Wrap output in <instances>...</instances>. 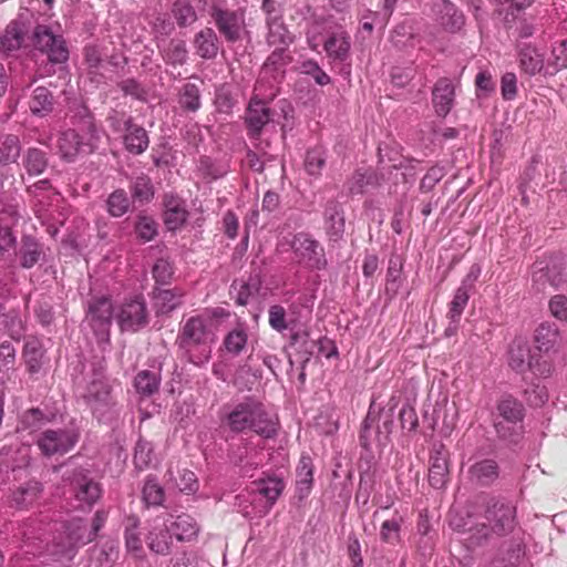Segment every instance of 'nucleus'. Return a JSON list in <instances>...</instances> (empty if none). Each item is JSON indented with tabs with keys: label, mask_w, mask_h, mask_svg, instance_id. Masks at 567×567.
<instances>
[{
	"label": "nucleus",
	"mask_w": 567,
	"mask_h": 567,
	"mask_svg": "<svg viewBox=\"0 0 567 567\" xmlns=\"http://www.w3.org/2000/svg\"><path fill=\"white\" fill-rule=\"evenodd\" d=\"M30 110L35 115H44L52 110V95L47 87L39 86L33 91Z\"/></svg>",
	"instance_id": "79ce46f5"
},
{
	"label": "nucleus",
	"mask_w": 567,
	"mask_h": 567,
	"mask_svg": "<svg viewBox=\"0 0 567 567\" xmlns=\"http://www.w3.org/2000/svg\"><path fill=\"white\" fill-rule=\"evenodd\" d=\"M559 339L558 329L555 323L542 322L535 330L534 340L539 351H549Z\"/></svg>",
	"instance_id": "72a5a7b5"
},
{
	"label": "nucleus",
	"mask_w": 567,
	"mask_h": 567,
	"mask_svg": "<svg viewBox=\"0 0 567 567\" xmlns=\"http://www.w3.org/2000/svg\"><path fill=\"white\" fill-rule=\"evenodd\" d=\"M173 275L171 264L165 259H158L153 266V277L157 284L166 285Z\"/></svg>",
	"instance_id": "69168bd1"
},
{
	"label": "nucleus",
	"mask_w": 567,
	"mask_h": 567,
	"mask_svg": "<svg viewBox=\"0 0 567 567\" xmlns=\"http://www.w3.org/2000/svg\"><path fill=\"white\" fill-rule=\"evenodd\" d=\"M324 225L328 235L338 239L344 231V217L339 203L329 202L324 209Z\"/></svg>",
	"instance_id": "cd10ccee"
},
{
	"label": "nucleus",
	"mask_w": 567,
	"mask_h": 567,
	"mask_svg": "<svg viewBox=\"0 0 567 567\" xmlns=\"http://www.w3.org/2000/svg\"><path fill=\"white\" fill-rule=\"evenodd\" d=\"M71 484L80 507H91L101 495L99 484L89 478L82 470L74 473Z\"/></svg>",
	"instance_id": "f3484780"
},
{
	"label": "nucleus",
	"mask_w": 567,
	"mask_h": 567,
	"mask_svg": "<svg viewBox=\"0 0 567 567\" xmlns=\"http://www.w3.org/2000/svg\"><path fill=\"white\" fill-rule=\"evenodd\" d=\"M508 364L517 372H525L532 370L535 374L548 377L550 374V365L544 361L543 363L534 362V357L530 354V348L527 342L523 340H515L508 352Z\"/></svg>",
	"instance_id": "9d476101"
},
{
	"label": "nucleus",
	"mask_w": 567,
	"mask_h": 567,
	"mask_svg": "<svg viewBox=\"0 0 567 567\" xmlns=\"http://www.w3.org/2000/svg\"><path fill=\"white\" fill-rule=\"evenodd\" d=\"M518 63L520 71L530 76L540 73L543 70L546 71L544 54L530 44H524L519 48Z\"/></svg>",
	"instance_id": "5701e85b"
},
{
	"label": "nucleus",
	"mask_w": 567,
	"mask_h": 567,
	"mask_svg": "<svg viewBox=\"0 0 567 567\" xmlns=\"http://www.w3.org/2000/svg\"><path fill=\"white\" fill-rule=\"evenodd\" d=\"M148 548L158 555H167L171 550L172 535L167 526L155 525L147 536Z\"/></svg>",
	"instance_id": "c756f323"
},
{
	"label": "nucleus",
	"mask_w": 567,
	"mask_h": 567,
	"mask_svg": "<svg viewBox=\"0 0 567 567\" xmlns=\"http://www.w3.org/2000/svg\"><path fill=\"white\" fill-rule=\"evenodd\" d=\"M209 14L219 33L228 42H237L246 33L245 11L243 9L231 10L214 4Z\"/></svg>",
	"instance_id": "0eeeda50"
},
{
	"label": "nucleus",
	"mask_w": 567,
	"mask_h": 567,
	"mask_svg": "<svg viewBox=\"0 0 567 567\" xmlns=\"http://www.w3.org/2000/svg\"><path fill=\"white\" fill-rule=\"evenodd\" d=\"M23 357L29 371L31 373L38 372L43 363L44 358V349L42 342L34 337L28 338L24 344Z\"/></svg>",
	"instance_id": "473e14b6"
},
{
	"label": "nucleus",
	"mask_w": 567,
	"mask_h": 567,
	"mask_svg": "<svg viewBox=\"0 0 567 567\" xmlns=\"http://www.w3.org/2000/svg\"><path fill=\"white\" fill-rule=\"evenodd\" d=\"M1 49L6 52L18 50L22 43V35L17 23L7 27L1 37Z\"/></svg>",
	"instance_id": "5fc2aeb1"
},
{
	"label": "nucleus",
	"mask_w": 567,
	"mask_h": 567,
	"mask_svg": "<svg viewBox=\"0 0 567 567\" xmlns=\"http://www.w3.org/2000/svg\"><path fill=\"white\" fill-rule=\"evenodd\" d=\"M137 235L145 241L152 240L157 234L156 223L148 217H141L136 225Z\"/></svg>",
	"instance_id": "774afa93"
},
{
	"label": "nucleus",
	"mask_w": 567,
	"mask_h": 567,
	"mask_svg": "<svg viewBox=\"0 0 567 567\" xmlns=\"http://www.w3.org/2000/svg\"><path fill=\"white\" fill-rule=\"evenodd\" d=\"M449 477V453L443 445L435 446L430 456L429 482L434 488L445 486Z\"/></svg>",
	"instance_id": "a211bd4d"
},
{
	"label": "nucleus",
	"mask_w": 567,
	"mask_h": 567,
	"mask_svg": "<svg viewBox=\"0 0 567 567\" xmlns=\"http://www.w3.org/2000/svg\"><path fill=\"white\" fill-rule=\"evenodd\" d=\"M90 131L80 133L76 130L63 131L58 138V148L61 157L68 162L74 161L80 153H90L93 150L94 130L89 123Z\"/></svg>",
	"instance_id": "6e6552de"
},
{
	"label": "nucleus",
	"mask_w": 567,
	"mask_h": 567,
	"mask_svg": "<svg viewBox=\"0 0 567 567\" xmlns=\"http://www.w3.org/2000/svg\"><path fill=\"white\" fill-rule=\"evenodd\" d=\"M178 103L187 112L198 111L202 105L199 87L194 83L184 84L179 92Z\"/></svg>",
	"instance_id": "e433bc0d"
},
{
	"label": "nucleus",
	"mask_w": 567,
	"mask_h": 567,
	"mask_svg": "<svg viewBox=\"0 0 567 567\" xmlns=\"http://www.w3.org/2000/svg\"><path fill=\"white\" fill-rule=\"evenodd\" d=\"M277 91L274 90L272 83H270V90H267L262 87V82H256L254 95L246 112V123L251 137L258 136L262 127L269 122V109L266 104L274 100Z\"/></svg>",
	"instance_id": "39448f33"
},
{
	"label": "nucleus",
	"mask_w": 567,
	"mask_h": 567,
	"mask_svg": "<svg viewBox=\"0 0 567 567\" xmlns=\"http://www.w3.org/2000/svg\"><path fill=\"white\" fill-rule=\"evenodd\" d=\"M214 326L215 315L208 310L189 318L183 326L178 343L192 363L202 365L210 359Z\"/></svg>",
	"instance_id": "7ed1b4c3"
},
{
	"label": "nucleus",
	"mask_w": 567,
	"mask_h": 567,
	"mask_svg": "<svg viewBox=\"0 0 567 567\" xmlns=\"http://www.w3.org/2000/svg\"><path fill=\"white\" fill-rule=\"evenodd\" d=\"M113 307L109 298L102 297L93 300L89 306L87 319L100 340L109 338L112 322Z\"/></svg>",
	"instance_id": "4468645a"
},
{
	"label": "nucleus",
	"mask_w": 567,
	"mask_h": 567,
	"mask_svg": "<svg viewBox=\"0 0 567 567\" xmlns=\"http://www.w3.org/2000/svg\"><path fill=\"white\" fill-rule=\"evenodd\" d=\"M300 70L302 73L311 75L319 85H327L330 83V76L319 66L316 61L307 60L302 62Z\"/></svg>",
	"instance_id": "052dcab7"
},
{
	"label": "nucleus",
	"mask_w": 567,
	"mask_h": 567,
	"mask_svg": "<svg viewBox=\"0 0 567 567\" xmlns=\"http://www.w3.org/2000/svg\"><path fill=\"white\" fill-rule=\"evenodd\" d=\"M134 385L138 393L150 396L158 390L159 377L155 372L141 371L135 377Z\"/></svg>",
	"instance_id": "a19ab883"
},
{
	"label": "nucleus",
	"mask_w": 567,
	"mask_h": 567,
	"mask_svg": "<svg viewBox=\"0 0 567 567\" xmlns=\"http://www.w3.org/2000/svg\"><path fill=\"white\" fill-rule=\"evenodd\" d=\"M124 126L126 134L124 144L126 150L133 154H142L148 146V136L146 131L132 123V120H125Z\"/></svg>",
	"instance_id": "b1692460"
},
{
	"label": "nucleus",
	"mask_w": 567,
	"mask_h": 567,
	"mask_svg": "<svg viewBox=\"0 0 567 567\" xmlns=\"http://www.w3.org/2000/svg\"><path fill=\"white\" fill-rule=\"evenodd\" d=\"M106 520V514L104 512H96L92 523V532H90L89 536L84 538L82 534H80V525L76 526V530H72L68 535V545H63L62 551L65 549L72 548L76 543H86L92 542L100 528L104 525Z\"/></svg>",
	"instance_id": "f704fd0d"
},
{
	"label": "nucleus",
	"mask_w": 567,
	"mask_h": 567,
	"mask_svg": "<svg viewBox=\"0 0 567 567\" xmlns=\"http://www.w3.org/2000/svg\"><path fill=\"white\" fill-rule=\"evenodd\" d=\"M285 489V482L277 475L266 474L250 483L246 492L236 496V506L247 518L262 517L269 513Z\"/></svg>",
	"instance_id": "20e7f679"
},
{
	"label": "nucleus",
	"mask_w": 567,
	"mask_h": 567,
	"mask_svg": "<svg viewBox=\"0 0 567 567\" xmlns=\"http://www.w3.org/2000/svg\"><path fill=\"white\" fill-rule=\"evenodd\" d=\"M153 460V447L150 442L138 440L135 446L134 463L138 470L146 468Z\"/></svg>",
	"instance_id": "4d7b16f0"
},
{
	"label": "nucleus",
	"mask_w": 567,
	"mask_h": 567,
	"mask_svg": "<svg viewBox=\"0 0 567 567\" xmlns=\"http://www.w3.org/2000/svg\"><path fill=\"white\" fill-rule=\"evenodd\" d=\"M41 493V484L37 481H29L12 492L10 505L17 508L28 507L39 498Z\"/></svg>",
	"instance_id": "a878e982"
},
{
	"label": "nucleus",
	"mask_w": 567,
	"mask_h": 567,
	"mask_svg": "<svg viewBox=\"0 0 567 567\" xmlns=\"http://www.w3.org/2000/svg\"><path fill=\"white\" fill-rule=\"evenodd\" d=\"M132 193L135 199L148 202L154 195L151 179L145 175L136 177L132 186Z\"/></svg>",
	"instance_id": "13d9d810"
},
{
	"label": "nucleus",
	"mask_w": 567,
	"mask_h": 567,
	"mask_svg": "<svg viewBox=\"0 0 567 567\" xmlns=\"http://www.w3.org/2000/svg\"><path fill=\"white\" fill-rule=\"evenodd\" d=\"M328 35L323 41V50L332 61L343 62L349 58L351 37L340 25L327 29Z\"/></svg>",
	"instance_id": "dca6fc26"
},
{
	"label": "nucleus",
	"mask_w": 567,
	"mask_h": 567,
	"mask_svg": "<svg viewBox=\"0 0 567 567\" xmlns=\"http://www.w3.org/2000/svg\"><path fill=\"white\" fill-rule=\"evenodd\" d=\"M168 529L179 542H189L198 533V526L196 522L193 517L186 514L177 516Z\"/></svg>",
	"instance_id": "7c9ffc66"
},
{
	"label": "nucleus",
	"mask_w": 567,
	"mask_h": 567,
	"mask_svg": "<svg viewBox=\"0 0 567 567\" xmlns=\"http://www.w3.org/2000/svg\"><path fill=\"white\" fill-rule=\"evenodd\" d=\"M434 13L439 24L450 32H456L464 25V16L449 0H440L434 4Z\"/></svg>",
	"instance_id": "4be33fe9"
},
{
	"label": "nucleus",
	"mask_w": 567,
	"mask_h": 567,
	"mask_svg": "<svg viewBox=\"0 0 567 567\" xmlns=\"http://www.w3.org/2000/svg\"><path fill=\"white\" fill-rule=\"evenodd\" d=\"M48 165L45 155L38 148H31L28 151L24 158V167L30 175L41 174Z\"/></svg>",
	"instance_id": "8fccbe9b"
},
{
	"label": "nucleus",
	"mask_w": 567,
	"mask_h": 567,
	"mask_svg": "<svg viewBox=\"0 0 567 567\" xmlns=\"http://www.w3.org/2000/svg\"><path fill=\"white\" fill-rule=\"evenodd\" d=\"M401 286V266L395 261L390 260L388 272H386V292L396 295Z\"/></svg>",
	"instance_id": "680f3d73"
},
{
	"label": "nucleus",
	"mask_w": 567,
	"mask_h": 567,
	"mask_svg": "<svg viewBox=\"0 0 567 567\" xmlns=\"http://www.w3.org/2000/svg\"><path fill=\"white\" fill-rule=\"evenodd\" d=\"M401 518H392L384 520L381 530L380 537L383 542L389 544H394L400 539V529H401Z\"/></svg>",
	"instance_id": "bf43d9fd"
},
{
	"label": "nucleus",
	"mask_w": 567,
	"mask_h": 567,
	"mask_svg": "<svg viewBox=\"0 0 567 567\" xmlns=\"http://www.w3.org/2000/svg\"><path fill=\"white\" fill-rule=\"evenodd\" d=\"M187 49L183 40H172L164 51V59L172 64H183L187 60Z\"/></svg>",
	"instance_id": "603ef678"
},
{
	"label": "nucleus",
	"mask_w": 567,
	"mask_h": 567,
	"mask_svg": "<svg viewBox=\"0 0 567 567\" xmlns=\"http://www.w3.org/2000/svg\"><path fill=\"white\" fill-rule=\"evenodd\" d=\"M79 435L73 429L47 430L38 439V446L47 455L64 454L78 442Z\"/></svg>",
	"instance_id": "9b49d317"
},
{
	"label": "nucleus",
	"mask_w": 567,
	"mask_h": 567,
	"mask_svg": "<svg viewBox=\"0 0 567 567\" xmlns=\"http://www.w3.org/2000/svg\"><path fill=\"white\" fill-rule=\"evenodd\" d=\"M0 326H3L12 339H20L22 336V320L14 310L0 313Z\"/></svg>",
	"instance_id": "864d4df0"
},
{
	"label": "nucleus",
	"mask_w": 567,
	"mask_h": 567,
	"mask_svg": "<svg viewBox=\"0 0 567 567\" xmlns=\"http://www.w3.org/2000/svg\"><path fill=\"white\" fill-rule=\"evenodd\" d=\"M142 495L147 506H162L165 499L164 488L154 476H147L145 480Z\"/></svg>",
	"instance_id": "58836bf2"
},
{
	"label": "nucleus",
	"mask_w": 567,
	"mask_h": 567,
	"mask_svg": "<svg viewBox=\"0 0 567 567\" xmlns=\"http://www.w3.org/2000/svg\"><path fill=\"white\" fill-rule=\"evenodd\" d=\"M130 208V199L123 189L113 192L107 199L109 213L114 217L123 216Z\"/></svg>",
	"instance_id": "09e8293b"
},
{
	"label": "nucleus",
	"mask_w": 567,
	"mask_h": 567,
	"mask_svg": "<svg viewBox=\"0 0 567 567\" xmlns=\"http://www.w3.org/2000/svg\"><path fill=\"white\" fill-rule=\"evenodd\" d=\"M183 292L171 289H156L154 291V307L157 313H168L182 302Z\"/></svg>",
	"instance_id": "2f4dec72"
},
{
	"label": "nucleus",
	"mask_w": 567,
	"mask_h": 567,
	"mask_svg": "<svg viewBox=\"0 0 567 567\" xmlns=\"http://www.w3.org/2000/svg\"><path fill=\"white\" fill-rule=\"evenodd\" d=\"M35 47L47 53L48 59L53 63L65 62L69 51L62 37L54 35L45 25H38L34 30Z\"/></svg>",
	"instance_id": "f8f14e48"
},
{
	"label": "nucleus",
	"mask_w": 567,
	"mask_h": 567,
	"mask_svg": "<svg viewBox=\"0 0 567 567\" xmlns=\"http://www.w3.org/2000/svg\"><path fill=\"white\" fill-rule=\"evenodd\" d=\"M221 422L230 432L237 434L251 430L258 435L269 439L277 432L276 423L270 419L264 405L252 398L226 405Z\"/></svg>",
	"instance_id": "f03ea898"
},
{
	"label": "nucleus",
	"mask_w": 567,
	"mask_h": 567,
	"mask_svg": "<svg viewBox=\"0 0 567 567\" xmlns=\"http://www.w3.org/2000/svg\"><path fill=\"white\" fill-rule=\"evenodd\" d=\"M20 155V144L16 135L0 137V162L2 164L14 163Z\"/></svg>",
	"instance_id": "37998d69"
},
{
	"label": "nucleus",
	"mask_w": 567,
	"mask_h": 567,
	"mask_svg": "<svg viewBox=\"0 0 567 567\" xmlns=\"http://www.w3.org/2000/svg\"><path fill=\"white\" fill-rule=\"evenodd\" d=\"M455 99V85L452 80L441 78L434 84L432 103L439 116H446L453 107Z\"/></svg>",
	"instance_id": "6ab92c4d"
},
{
	"label": "nucleus",
	"mask_w": 567,
	"mask_h": 567,
	"mask_svg": "<svg viewBox=\"0 0 567 567\" xmlns=\"http://www.w3.org/2000/svg\"><path fill=\"white\" fill-rule=\"evenodd\" d=\"M116 319L123 331L140 330L147 323L145 302L140 298L124 302L116 313Z\"/></svg>",
	"instance_id": "ddd939ff"
},
{
	"label": "nucleus",
	"mask_w": 567,
	"mask_h": 567,
	"mask_svg": "<svg viewBox=\"0 0 567 567\" xmlns=\"http://www.w3.org/2000/svg\"><path fill=\"white\" fill-rule=\"evenodd\" d=\"M499 474V467L493 458L475 460L467 470V477L472 484L487 486L495 482Z\"/></svg>",
	"instance_id": "aec40b11"
},
{
	"label": "nucleus",
	"mask_w": 567,
	"mask_h": 567,
	"mask_svg": "<svg viewBox=\"0 0 567 567\" xmlns=\"http://www.w3.org/2000/svg\"><path fill=\"white\" fill-rule=\"evenodd\" d=\"M497 411L504 421L512 424H516L523 419V406L512 396L503 398L497 405Z\"/></svg>",
	"instance_id": "4c0bfd02"
},
{
	"label": "nucleus",
	"mask_w": 567,
	"mask_h": 567,
	"mask_svg": "<svg viewBox=\"0 0 567 567\" xmlns=\"http://www.w3.org/2000/svg\"><path fill=\"white\" fill-rule=\"evenodd\" d=\"M83 398L99 420L106 419L114 410L115 401L111 393V385L102 372L94 374L86 385Z\"/></svg>",
	"instance_id": "423d86ee"
},
{
	"label": "nucleus",
	"mask_w": 567,
	"mask_h": 567,
	"mask_svg": "<svg viewBox=\"0 0 567 567\" xmlns=\"http://www.w3.org/2000/svg\"><path fill=\"white\" fill-rule=\"evenodd\" d=\"M470 291V286L466 281H463L457 288L449 311V316L453 322L458 321L465 306L467 305Z\"/></svg>",
	"instance_id": "c03bdc74"
},
{
	"label": "nucleus",
	"mask_w": 567,
	"mask_h": 567,
	"mask_svg": "<svg viewBox=\"0 0 567 567\" xmlns=\"http://www.w3.org/2000/svg\"><path fill=\"white\" fill-rule=\"evenodd\" d=\"M291 248L300 262L311 269H323L327 259L321 245L308 234L299 233L293 236Z\"/></svg>",
	"instance_id": "1a4fd4ad"
},
{
	"label": "nucleus",
	"mask_w": 567,
	"mask_h": 567,
	"mask_svg": "<svg viewBox=\"0 0 567 567\" xmlns=\"http://www.w3.org/2000/svg\"><path fill=\"white\" fill-rule=\"evenodd\" d=\"M313 481L312 460L302 455L297 466V493L299 498H305L310 493Z\"/></svg>",
	"instance_id": "c85d7f7f"
},
{
	"label": "nucleus",
	"mask_w": 567,
	"mask_h": 567,
	"mask_svg": "<svg viewBox=\"0 0 567 567\" xmlns=\"http://www.w3.org/2000/svg\"><path fill=\"white\" fill-rule=\"evenodd\" d=\"M269 324L278 332H282L288 328L286 310L282 306L275 305L269 308Z\"/></svg>",
	"instance_id": "e2e57ef3"
},
{
	"label": "nucleus",
	"mask_w": 567,
	"mask_h": 567,
	"mask_svg": "<svg viewBox=\"0 0 567 567\" xmlns=\"http://www.w3.org/2000/svg\"><path fill=\"white\" fill-rule=\"evenodd\" d=\"M196 53L203 59H214L218 53V38L210 28H205L196 33L194 39Z\"/></svg>",
	"instance_id": "bb28decb"
},
{
	"label": "nucleus",
	"mask_w": 567,
	"mask_h": 567,
	"mask_svg": "<svg viewBox=\"0 0 567 567\" xmlns=\"http://www.w3.org/2000/svg\"><path fill=\"white\" fill-rule=\"evenodd\" d=\"M444 168L441 166L431 167L421 181V189L423 192H430L443 177Z\"/></svg>",
	"instance_id": "338daca9"
},
{
	"label": "nucleus",
	"mask_w": 567,
	"mask_h": 567,
	"mask_svg": "<svg viewBox=\"0 0 567 567\" xmlns=\"http://www.w3.org/2000/svg\"><path fill=\"white\" fill-rule=\"evenodd\" d=\"M172 12L181 27L189 25L197 19L195 9L185 1H176L173 6Z\"/></svg>",
	"instance_id": "3c124183"
},
{
	"label": "nucleus",
	"mask_w": 567,
	"mask_h": 567,
	"mask_svg": "<svg viewBox=\"0 0 567 567\" xmlns=\"http://www.w3.org/2000/svg\"><path fill=\"white\" fill-rule=\"evenodd\" d=\"M247 341L248 336L246 329L243 327H237L228 332L224 340V346L227 352L234 355H238L245 349Z\"/></svg>",
	"instance_id": "a18cd8bd"
},
{
	"label": "nucleus",
	"mask_w": 567,
	"mask_h": 567,
	"mask_svg": "<svg viewBox=\"0 0 567 567\" xmlns=\"http://www.w3.org/2000/svg\"><path fill=\"white\" fill-rule=\"evenodd\" d=\"M286 47H278L264 63L259 79L257 82H262V87L270 90V83L276 90V83L281 74V68L287 63V56L285 53Z\"/></svg>",
	"instance_id": "412c9836"
},
{
	"label": "nucleus",
	"mask_w": 567,
	"mask_h": 567,
	"mask_svg": "<svg viewBox=\"0 0 567 567\" xmlns=\"http://www.w3.org/2000/svg\"><path fill=\"white\" fill-rule=\"evenodd\" d=\"M567 68V40L555 43L551 48V58L546 65V74H555Z\"/></svg>",
	"instance_id": "ea45409f"
},
{
	"label": "nucleus",
	"mask_w": 567,
	"mask_h": 567,
	"mask_svg": "<svg viewBox=\"0 0 567 567\" xmlns=\"http://www.w3.org/2000/svg\"><path fill=\"white\" fill-rule=\"evenodd\" d=\"M128 525L125 527V545L130 553L140 556L143 553V543L138 533V520L130 518Z\"/></svg>",
	"instance_id": "49530a36"
},
{
	"label": "nucleus",
	"mask_w": 567,
	"mask_h": 567,
	"mask_svg": "<svg viewBox=\"0 0 567 567\" xmlns=\"http://www.w3.org/2000/svg\"><path fill=\"white\" fill-rule=\"evenodd\" d=\"M566 284V276L555 266L545 261H536L532 268V289L536 293H545L548 287L555 289Z\"/></svg>",
	"instance_id": "2eb2a0df"
},
{
	"label": "nucleus",
	"mask_w": 567,
	"mask_h": 567,
	"mask_svg": "<svg viewBox=\"0 0 567 567\" xmlns=\"http://www.w3.org/2000/svg\"><path fill=\"white\" fill-rule=\"evenodd\" d=\"M549 311L559 321H567V297L556 295L549 300Z\"/></svg>",
	"instance_id": "0e129e2a"
},
{
	"label": "nucleus",
	"mask_w": 567,
	"mask_h": 567,
	"mask_svg": "<svg viewBox=\"0 0 567 567\" xmlns=\"http://www.w3.org/2000/svg\"><path fill=\"white\" fill-rule=\"evenodd\" d=\"M19 254L21 266L23 268H31L39 261L42 250L39 243L28 236L23 237Z\"/></svg>",
	"instance_id": "c9c22d12"
},
{
	"label": "nucleus",
	"mask_w": 567,
	"mask_h": 567,
	"mask_svg": "<svg viewBox=\"0 0 567 567\" xmlns=\"http://www.w3.org/2000/svg\"><path fill=\"white\" fill-rule=\"evenodd\" d=\"M326 158L323 151L320 148H313L308 151L305 159V168L309 175L318 176L324 166Z\"/></svg>",
	"instance_id": "6e6d98bb"
},
{
	"label": "nucleus",
	"mask_w": 567,
	"mask_h": 567,
	"mask_svg": "<svg viewBox=\"0 0 567 567\" xmlns=\"http://www.w3.org/2000/svg\"><path fill=\"white\" fill-rule=\"evenodd\" d=\"M515 507L509 503L493 502L484 513L466 519L451 513L450 525L453 529L467 534L468 547H477L513 530L515 526Z\"/></svg>",
	"instance_id": "f257e3e1"
},
{
	"label": "nucleus",
	"mask_w": 567,
	"mask_h": 567,
	"mask_svg": "<svg viewBox=\"0 0 567 567\" xmlns=\"http://www.w3.org/2000/svg\"><path fill=\"white\" fill-rule=\"evenodd\" d=\"M164 223L169 230H176L184 225L187 219V210L184 203L174 196L165 197Z\"/></svg>",
	"instance_id": "393cba45"
},
{
	"label": "nucleus",
	"mask_w": 567,
	"mask_h": 567,
	"mask_svg": "<svg viewBox=\"0 0 567 567\" xmlns=\"http://www.w3.org/2000/svg\"><path fill=\"white\" fill-rule=\"evenodd\" d=\"M268 27L267 42L274 47H287L291 43L292 38L284 22L274 23Z\"/></svg>",
	"instance_id": "de8ad7c7"
}]
</instances>
